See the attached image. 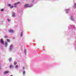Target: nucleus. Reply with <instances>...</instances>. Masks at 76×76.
Masks as SVG:
<instances>
[{
  "label": "nucleus",
  "mask_w": 76,
  "mask_h": 76,
  "mask_svg": "<svg viewBox=\"0 0 76 76\" xmlns=\"http://www.w3.org/2000/svg\"><path fill=\"white\" fill-rule=\"evenodd\" d=\"M8 6H9V7H10V6H11V4H8Z\"/></svg>",
  "instance_id": "obj_22"
},
{
  "label": "nucleus",
  "mask_w": 76,
  "mask_h": 76,
  "mask_svg": "<svg viewBox=\"0 0 76 76\" xmlns=\"http://www.w3.org/2000/svg\"><path fill=\"white\" fill-rule=\"evenodd\" d=\"M71 20H74V19H73V18H72V17H71V18H70Z\"/></svg>",
  "instance_id": "obj_16"
},
{
  "label": "nucleus",
  "mask_w": 76,
  "mask_h": 76,
  "mask_svg": "<svg viewBox=\"0 0 76 76\" xmlns=\"http://www.w3.org/2000/svg\"><path fill=\"white\" fill-rule=\"evenodd\" d=\"M12 17H15V13L13 12L12 13Z\"/></svg>",
  "instance_id": "obj_8"
},
{
  "label": "nucleus",
  "mask_w": 76,
  "mask_h": 76,
  "mask_svg": "<svg viewBox=\"0 0 76 76\" xmlns=\"http://www.w3.org/2000/svg\"><path fill=\"white\" fill-rule=\"evenodd\" d=\"M33 6V4H26L24 6V7L25 8H27V7H31Z\"/></svg>",
  "instance_id": "obj_1"
},
{
  "label": "nucleus",
  "mask_w": 76,
  "mask_h": 76,
  "mask_svg": "<svg viewBox=\"0 0 76 76\" xmlns=\"http://www.w3.org/2000/svg\"><path fill=\"white\" fill-rule=\"evenodd\" d=\"M4 11V9H2L1 10V12H3Z\"/></svg>",
  "instance_id": "obj_20"
},
{
  "label": "nucleus",
  "mask_w": 76,
  "mask_h": 76,
  "mask_svg": "<svg viewBox=\"0 0 76 76\" xmlns=\"http://www.w3.org/2000/svg\"><path fill=\"white\" fill-rule=\"evenodd\" d=\"M20 2H18L14 4L15 6H17L18 4H19Z\"/></svg>",
  "instance_id": "obj_4"
},
{
  "label": "nucleus",
  "mask_w": 76,
  "mask_h": 76,
  "mask_svg": "<svg viewBox=\"0 0 76 76\" xmlns=\"http://www.w3.org/2000/svg\"><path fill=\"white\" fill-rule=\"evenodd\" d=\"M19 13L20 14L22 13V11H19Z\"/></svg>",
  "instance_id": "obj_21"
},
{
  "label": "nucleus",
  "mask_w": 76,
  "mask_h": 76,
  "mask_svg": "<svg viewBox=\"0 0 76 76\" xmlns=\"http://www.w3.org/2000/svg\"><path fill=\"white\" fill-rule=\"evenodd\" d=\"M7 20L8 22H10V20L9 18L7 19Z\"/></svg>",
  "instance_id": "obj_18"
},
{
  "label": "nucleus",
  "mask_w": 76,
  "mask_h": 76,
  "mask_svg": "<svg viewBox=\"0 0 76 76\" xmlns=\"http://www.w3.org/2000/svg\"><path fill=\"white\" fill-rule=\"evenodd\" d=\"M16 64H17V62L14 61V66H16Z\"/></svg>",
  "instance_id": "obj_11"
},
{
  "label": "nucleus",
  "mask_w": 76,
  "mask_h": 76,
  "mask_svg": "<svg viewBox=\"0 0 76 76\" xmlns=\"http://www.w3.org/2000/svg\"><path fill=\"white\" fill-rule=\"evenodd\" d=\"M4 38H8V36H4Z\"/></svg>",
  "instance_id": "obj_14"
},
{
  "label": "nucleus",
  "mask_w": 76,
  "mask_h": 76,
  "mask_svg": "<svg viewBox=\"0 0 76 76\" xmlns=\"http://www.w3.org/2000/svg\"><path fill=\"white\" fill-rule=\"evenodd\" d=\"M69 9H65V11H66V13H68V12L69 10Z\"/></svg>",
  "instance_id": "obj_7"
},
{
  "label": "nucleus",
  "mask_w": 76,
  "mask_h": 76,
  "mask_svg": "<svg viewBox=\"0 0 76 76\" xmlns=\"http://www.w3.org/2000/svg\"><path fill=\"white\" fill-rule=\"evenodd\" d=\"M12 60V58H10L8 59V60L10 61H11Z\"/></svg>",
  "instance_id": "obj_17"
},
{
  "label": "nucleus",
  "mask_w": 76,
  "mask_h": 76,
  "mask_svg": "<svg viewBox=\"0 0 76 76\" xmlns=\"http://www.w3.org/2000/svg\"><path fill=\"white\" fill-rule=\"evenodd\" d=\"M18 65H16L15 67V69H18Z\"/></svg>",
  "instance_id": "obj_13"
},
{
  "label": "nucleus",
  "mask_w": 76,
  "mask_h": 76,
  "mask_svg": "<svg viewBox=\"0 0 76 76\" xmlns=\"http://www.w3.org/2000/svg\"><path fill=\"white\" fill-rule=\"evenodd\" d=\"M23 75L24 76L25 75V71H24L23 72Z\"/></svg>",
  "instance_id": "obj_15"
},
{
  "label": "nucleus",
  "mask_w": 76,
  "mask_h": 76,
  "mask_svg": "<svg viewBox=\"0 0 76 76\" xmlns=\"http://www.w3.org/2000/svg\"><path fill=\"white\" fill-rule=\"evenodd\" d=\"M7 41L8 42H9L10 41V40H9V39H7Z\"/></svg>",
  "instance_id": "obj_24"
},
{
  "label": "nucleus",
  "mask_w": 76,
  "mask_h": 76,
  "mask_svg": "<svg viewBox=\"0 0 76 76\" xmlns=\"http://www.w3.org/2000/svg\"><path fill=\"white\" fill-rule=\"evenodd\" d=\"M25 69V67H23V70H24Z\"/></svg>",
  "instance_id": "obj_25"
},
{
  "label": "nucleus",
  "mask_w": 76,
  "mask_h": 76,
  "mask_svg": "<svg viewBox=\"0 0 76 76\" xmlns=\"http://www.w3.org/2000/svg\"><path fill=\"white\" fill-rule=\"evenodd\" d=\"M8 31L10 33H12L13 32V30H12L10 29Z\"/></svg>",
  "instance_id": "obj_5"
},
{
  "label": "nucleus",
  "mask_w": 76,
  "mask_h": 76,
  "mask_svg": "<svg viewBox=\"0 0 76 76\" xmlns=\"http://www.w3.org/2000/svg\"><path fill=\"white\" fill-rule=\"evenodd\" d=\"M9 71H5L4 73V75H6L9 73Z\"/></svg>",
  "instance_id": "obj_6"
},
{
  "label": "nucleus",
  "mask_w": 76,
  "mask_h": 76,
  "mask_svg": "<svg viewBox=\"0 0 76 76\" xmlns=\"http://www.w3.org/2000/svg\"><path fill=\"white\" fill-rule=\"evenodd\" d=\"M10 69H13V66H12V65H10Z\"/></svg>",
  "instance_id": "obj_10"
},
{
  "label": "nucleus",
  "mask_w": 76,
  "mask_h": 76,
  "mask_svg": "<svg viewBox=\"0 0 76 76\" xmlns=\"http://www.w3.org/2000/svg\"><path fill=\"white\" fill-rule=\"evenodd\" d=\"M1 66H0V70H1Z\"/></svg>",
  "instance_id": "obj_26"
},
{
  "label": "nucleus",
  "mask_w": 76,
  "mask_h": 76,
  "mask_svg": "<svg viewBox=\"0 0 76 76\" xmlns=\"http://www.w3.org/2000/svg\"><path fill=\"white\" fill-rule=\"evenodd\" d=\"M10 8L11 9H12V8H13V6H11L10 7Z\"/></svg>",
  "instance_id": "obj_23"
},
{
  "label": "nucleus",
  "mask_w": 76,
  "mask_h": 76,
  "mask_svg": "<svg viewBox=\"0 0 76 76\" xmlns=\"http://www.w3.org/2000/svg\"><path fill=\"white\" fill-rule=\"evenodd\" d=\"M20 37H22V31H21V32L20 34Z\"/></svg>",
  "instance_id": "obj_12"
},
{
  "label": "nucleus",
  "mask_w": 76,
  "mask_h": 76,
  "mask_svg": "<svg viewBox=\"0 0 76 76\" xmlns=\"http://www.w3.org/2000/svg\"><path fill=\"white\" fill-rule=\"evenodd\" d=\"M14 47V46H13V45L12 44L10 45L9 48V51H12V50H13Z\"/></svg>",
  "instance_id": "obj_2"
},
{
  "label": "nucleus",
  "mask_w": 76,
  "mask_h": 76,
  "mask_svg": "<svg viewBox=\"0 0 76 76\" xmlns=\"http://www.w3.org/2000/svg\"><path fill=\"white\" fill-rule=\"evenodd\" d=\"M24 53H25V54H26V49L24 50Z\"/></svg>",
  "instance_id": "obj_19"
},
{
  "label": "nucleus",
  "mask_w": 76,
  "mask_h": 76,
  "mask_svg": "<svg viewBox=\"0 0 76 76\" xmlns=\"http://www.w3.org/2000/svg\"><path fill=\"white\" fill-rule=\"evenodd\" d=\"M10 76H12V75H11Z\"/></svg>",
  "instance_id": "obj_28"
},
{
  "label": "nucleus",
  "mask_w": 76,
  "mask_h": 76,
  "mask_svg": "<svg viewBox=\"0 0 76 76\" xmlns=\"http://www.w3.org/2000/svg\"><path fill=\"white\" fill-rule=\"evenodd\" d=\"M14 7H17L16 6H14Z\"/></svg>",
  "instance_id": "obj_27"
},
{
  "label": "nucleus",
  "mask_w": 76,
  "mask_h": 76,
  "mask_svg": "<svg viewBox=\"0 0 76 76\" xmlns=\"http://www.w3.org/2000/svg\"><path fill=\"white\" fill-rule=\"evenodd\" d=\"M0 43L1 44H2L3 45H4V42L3 41V39H0Z\"/></svg>",
  "instance_id": "obj_3"
},
{
  "label": "nucleus",
  "mask_w": 76,
  "mask_h": 76,
  "mask_svg": "<svg viewBox=\"0 0 76 76\" xmlns=\"http://www.w3.org/2000/svg\"><path fill=\"white\" fill-rule=\"evenodd\" d=\"M7 42H6L5 43V47H7Z\"/></svg>",
  "instance_id": "obj_9"
}]
</instances>
